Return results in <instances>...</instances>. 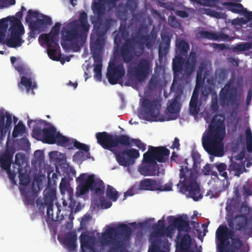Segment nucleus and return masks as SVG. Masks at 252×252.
I'll return each instance as SVG.
<instances>
[{
  "mask_svg": "<svg viewBox=\"0 0 252 252\" xmlns=\"http://www.w3.org/2000/svg\"><path fill=\"white\" fill-rule=\"evenodd\" d=\"M148 32V29L147 27L142 26L139 27L138 28V31L137 32V35L136 36H137V39L140 40L141 37L142 35H144L143 34L147 33Z\"/></svg>",
  "mask_w": 252,
  "mask_h": 252,
  "instance_id": "59",
  "label": "nucleus"
},
{
  "mask_svg": "<svg viewBox=\"0 0 252 252\" xmlns=\"http://www.w3.org/2000/svg\"><path fill=\"white\" fill-rule=\"evenodd\" d=\"M15 2V0H0V8H2L7 5H13Z\"/></svg>",
  "mask_w": 252,
  "mask_h": 252,
  "instance_id": "62",
  "label": "nucleus"
},
{
  "mask_svg": "<svg viewBox=\"0 0 252 252\" xmlns=\"http://www.w3.org/2000/svg\"><path fill=\"white\" fill-rule=\"evenodd\" d=\"M218 115H215L209 126L206 133L202 137V146L204 150L210 155L222 156L223 154L222 141L225 135V126L223 118L219 119Z\"/></svg>",
  "mask_w": 252,
  "mask_h": 252,
  "instance_id": "2",
  "label": "nucleus"
},
{
  "mask_svg": "<svg viewBox=\"0 0 252 252\" xmlns=\"http://www.w3.org/2000/svg\"><path fill=\"white\" fill-rule=\"evenodd\" d=\"M90 27L87 14L83 11L80 13L78 19L65 24L62 28V39L79 49L80 45H82L86 39Z\"/></svg>",
  "mask_w": 252,
  "mask_h": 252,
  "instance_id": "5",
  "label": "nucleus"
},
{
  "mask_svg": "<svg viewBox=\"0 0 252 252\" xmlns=\"http://www.w3.org/2000/svg\"><path fill=\"white\" fill-rule=\"evenodd\" d=\"M222 5L228 11L237 14L242 12L244 8L242 4L233 2H224Z\"/></svg>",
  "mask_w": 252,
  "mask_h": 252,
  "instance_id": "36",
  "label": "nucleus"
},
{
  "mask_svg": "<svg viewBox=\"0 0 252 252\" xmlns=\"http://www.w3.org/2000/svg\"><path fill=\"white\" fill-rule=\"evenodd\" d=\"M160 107L158 100L155 99L151 100L148 98H144L141 103L139 117L145 121H156L159 116Z\"/></svg>",
  "mask_w": 252,
  "mask_h": 252,
  "instance_id": "11",
  "label": "nucleus"
},
{
  "mask_svg": "<svg viewBox=\"0 0 252 252\" xmlns=\"http://www.w3.org/2000/svg\"><path fill=\"white\" fill-rule=\"evenodd\" d=\"M231 244L229 245V242L227 241L224 246V250L222 252H237L242 247L243 243L239 238L232 239ZM221 252V251H220Z\"/></svg>",
  "mask_w": 252,
  "mask_h": 252,
  "instance_id": "28",
  "label": "nucleus"
},
{
  "mask_svg": "<svg viewBox=\"0 0 252 252\" xmlns=\"http://www.w3.org/2000/svg\"><path fill=\"white\" fill-rule=\"evenodd\" d=\"M159 187L158 180L152 179H145L139 183V189L144 190H157Z\"/></svg>",
  "mask_w": 252,
  "mask_h": 252,
  "instance_id": "25",
  "label": "nucleus"
},
{
  "mask_svg": "<svg viewBox=\"0 0 252 252\" xmlns=\"http://www.w3.org/2000/svg\"><path fill=\"white\" fill-rule=\"evenodd\" d=\"M228 76V72L224 68L217 69L215 73L216 79L219 82H222L226 80Z\"/></svg>",
  "mask_w": 252,
  "mask_h": 252,
  "instance_id": "46",
  "label": "nucleus"
},
{
  "mask_svg": "<svg viewBox=\"0 0 252 252\" xmlns=\"http://www.w3.org/2000/svg\"><path fill=\"white\" fill-rule=\"evenodd\" d=\"M56 214L55 216L53 213L54 210V204H52L51 210L50 211L49 213L48 214V206H46L47 207V220L46 221L47 223L49 222V221H60L62 220L64 217L63 215H60L61 212L60 206L56 204ZM44 207L45 206H44Z\"/></svg>",
  "mask_w": 252,
  "mask_h": 252,
  "instance_id": "34",
  "label": "nucleus"
},
{
  "mask_svg": "<svg viewBox=\"0 0 252 252\" xmlns=\"http://www.w3.org/2000/svg\"><path fill=\"white\" fill-rule=\"evenodd\" d=\"M200 33L202 37L210 40L222 41H230L231 40L228 35L222 32L216 33L214 32L201 31Z\"/></svg>",
  "mask_w": 252,
  "mask_h": 252,
  "instance_id": "23",
  "label": "nucleus"
},
{
  "mask_svg": "<svg viewBox=\"0 0 252 252\" xmlns=\"http://www.w3.org/2000/svg\"><path fill=\"white\" fill-rule=\"evenodd\" d=\"M69 144H70V149H72V145H73L74 147H75L77 149H79L81 151H83L86 153L88 155H90L89 153V147L84 143H80L76 139H70V142Z\"/></svg>",
  "mask_w": 252,
  "mask_h": 252,
  "instance_id": "41",
  "label": "nucleus"
},
{
  "mask_svg": "<svg viewBox=\"0 0 252 252\" xmlns=\"http://www.w3.org/2000/svg\"><path fill=\"white\" fill-rule=\"evenodd\" d=\"M197 172L189 169L187 167L181 166L180 169V180L177 185L180 186V191L185 194L188 192V195L194 201H197L202 198L200 193L199 185L197 182Z\"/></svg>",
  "mask_w": 252,
  "mask_h": 252,
  "instance_id": "6",
  "label": "nucleus"
},
{
  "mask_svg": "<svg viewBox=\"0 0 252 252\" xmlns=\"http://www.w3.org/2000/svg\"><path fill=\"white\" fill-rule=\"evenodd\" d=\"M179 78H174L173 83L171 87V90L175 91L177 94L170 101L169 100V104L167 107V110L169 113L173 115V117L170 118L168 120H175L178 117V113L180 110V103L179 100L180 99L181 94L183 93V89L181 86H178L176 87L175 81Z\"/></svg>",
  "mask_w": 252,
  "mask_h": 252,
  "instance_id": "15",
  "label": "nucleus"
},
{
  "mask_svg": "<svg viewBox=\"0 0 252 252\" xmlns=\"http://www.w3.org/2000/svg\"><path fill=\"white\" fill-rule=\"evenodd\" d=\"M81 249L82 252L85 250H92L94 245V239L88 234L82 233L80 237Z\"/></svg>",
  "mask_w": 252,
  "mask_h": 252,
  "instance_id": "31",
  "label": "nucleus"
},
{
  "mask_svg": "<svg viewBox=\"0 0 252 252\" xmlns=\"http://www.w3.org/2000/svg\"><path fill=\"white\" fill-rule=\"evenodd\" d=\"M252 46V43L250 42H245L236 45L234 47V50L237 51H245L250 50Z\"/></svg>",
  "mask_w": 252,
  "mask_h": 252,
  "instance_id": "50",
  "label": "nucleus"
},
{
  "mask_svg": "<svg viewBox=\"0 0 252 252\" xmlns=\"http://www.w3.org/2000/svg\"><path fill=\"white\" fill-rule=\"evenodd\" d=\"M138 171L141 175L145 176H158L160 174L159 165L157 162L147 161L145 159L144 154L143 162L139 166Z\"/></svg>",
  "mask_w": 252,
  "mask_h": 252,
  "instance_id": "20",
  "label": "nucleus"
},
{
  "mask_svg": "<svg viewBox=\"0 0 252 252\" xmlns=\"http://www.w3.org/2000/svg\"><path fill=\"white\" fill-rule=\"evenodd\" d=\"M47 124V122L42 120H29L28 126L29 127L33 128V132L37 135H42L43 142L49 144L56 143L55 137L58 132L54 126L49 128H43Z\"/></svg>",
  "mask_w": 252,
  "mask_h": 252,
  "instance_id": "10",
  "label": "nucleus"
},
{
  "mask_svg": "<svg viewBox=\"0 0 252 252\" xmlns=\"http://www.w3.org/2000/svg\"><path fill=\"white\" fill-rule=\"evenodd\" d=\"M158 85V80L155 76H152L148 84V88L149 90H155Z\"/></svg>",
  "mask_w": 252,
  "mask_h": 252,
  "instance_id": "54",
  "label": "nucleus"
},
{
  "mask_svg": "<svg viewBox=\"0 0 252 252\" xmlns=\"http://www.w3.org/2000/svg\"><path fill=\"white\" fill-rule=\"evenodd\" d=\"M23 42L24 40L20 36L10 34L9 37L5 39L3 44L10 48H16L20 47Z\"/></svg>",
  "mask_w": 252,
  "mask_h": 252,
  "instance_id": "33",
  "label": "nucleus"
},
{
  "mask_svg": "<svg viewBox=\"0 0 252 252\" xmlns=\"http://www.w3.org/2000/svg\"><path fill=\"white\" fill-rule=\"evenodd\" d=\"M59 187L61 193H64L68 188V183L65 178L62 179Z\"/></svg>",
  "mask_w": 252,
  "mask_h": 252,
  "instance_id": "58",
  "label": "nucleus"
},
{
  "mask_svg": "<svg viewBox=\"0 0 252 252\" xmlns=\"http://www.w3.org/2000/svg\"><path fill=\"white\" fill-rule=\"evenodd\" d=\"M18 86L21 89H23V86L24 87L27 92H29L31 90H33L36 88V84L32 82L31 78L24 76L21 77L20 82L18 83Z\"/></svg>",
  "mask_w": 252,
  "mask_h": 252,
  "instance_id": "35",
  "label": "nucleus"
},
{
  "mask_svg": "<svg viewBox=\"0 0 252 252\" xmlns=\"http://www.w3.org/2000/svg\"><path fill=\"white\" fill-rule=\"evenodd\" d=\"M215 167L219 172L220 175L224 178V179L227 178V173L225 171L227 166L224 163H216Z\"/></svg>",
  "mask_w": 252,
  "mask_h": 252,
  "instance_id": "49",
  "label": "nucleus"
},
{
  "mask_svg": "<svg viewBox=\"0 0 252 252\" xmlns=\"http://www.w3.org/2000/svg\"><path fill=\"white\" fill-rule=\"evenodd\" d=\"M152 228L157 235H163L165 233V224L164 218L158 220L157 223H154L152 226Z\"/></svg>",
  "mask_w": 252,
  "mask_h": 252,
  "instance_id": "37",
  "label": "nucleus"
},
{
  "mask_svg": "<svg viewBox=\"0 0 252 252\" xmlns=\"http://www.w3.org/2000/svg\"><path fill=\"white\" fill-rule=\"evenodd\" d=\"M11 26L9 29L10 34L21 37V35L24 33V28L21 20L14 16L11 17Z\"/></svg>",
  "mask_w": 252,
  "mask_h": 252,
  "instance_id": "24",
  "label": "nucleus"
},
{
  "mask_svg": "<svg viewBox=\"0 0 252 252\" xmlns=\"http://www.w3.org/2000/svg\"><path fill=\"white\" fill-rule=\"evenodd\" d=\"M5 120V115L3 111H0V142L2 141L3 127Z\"/></svg>",
  "mask_w": 252,
  "mask_h": 252,
  "instance_id": "57",
  "label": "nucleus"
},
{
  "mask_svg": "<svg viewBox=\"0 0 252 252\" xmlns=\"http://www.w3.org/2000/svg\"><path fill=\"white\" fill-rule=\"evenodd\" d=\"M79 183L76 189V193L79 195L86 194L91 190L97 195H103L105 192V186L103 182L96 178L94 175H88L86 173L81 174L76 179Z\"/></svg>",
  "mask_w": 252,
  "mask_h": 252,
  "instance_id": "8",
  "label": "nucleus"
},
{
  "mask_svg": "<svg viewBox=\"0 0 252 252\" xmlns=\"http://www.w3.org/2000/svg\"><path fill=\"white\" fill-rule=\"evenodd\" d=\"M11 18L9 17L6 18H2L0 20V30L6 32L8 28V22H10Z\"/></svg>",
  "mask_w": 252,
  "mask_h": 252,
  "instance_id": "55",
  "label": "nucleus"
},
{
  "mask_svg": "<svg viewBox=\"0 0 252 252\" xmlns=\"http://www.w3.org/2000/svg\"><path fill=\"white\" fill-rule=\"evenodd\" d=\"M156 39L155 35L145 34L141 36L140 41L144 43V45H145L148 49H150L155 44Z\"/></svg>",
  "mask_w": 252,
  "mask_h": 252,
  "instance_id": "40",
  "label": "nucleus"
},
{
  "mask_svg": "<svg viewBox=\"0 0 252 252\" xmlns=\"http://www.w3.org/2000/svg\"><path fill=\"white\" fill-rule=\"evenodd\" d=\"M159 181V189H157V190L163 191H171L172 190V183L171 182H169L167 184H166L164 185H161V182L160 180H158Z\"/></svg>",
  "mask_w": 252,
  "mask_h": 252,
  "instance_id": "56",
  "label": "nucleus"
},
{
  "mask_svg": "<svg viewBox=\"0 0 252 252\" xmlns=\"http://www.w3.org/2000/svg\"><path fill=\"white\" fill-rule=\"evenodd\" d=\"M126 71L123 63H117L114 61H110L107 67L106 77L111 85L118 83L125 75Z\"/></svg>",
  "mask_w": 252,
  "mask_h": 252,
  "instance_id": "14",
  "label": "nucleus"
},
{
  "mask_svg": "<svg viewBox=\"0 0 252 252\" xmlns=\"http://www.w3.org/2000/svg\"><path fill=\"white\" fill-rule=\"evenodd\" d=\"M128 36L126 26L121 25L114 37V43L119 48L117 53L125 63L132 61L134 56L142 55L144 50V43L137 39V36Z\"/></svg>",
  "mask_w": 252,
  "mask_h": 252,
  "instance_id": "4",
  "label": "nucleus"
},
{
  "mask_svg": "<svg viewBox=\"0 0 252 252\" xmlns=\"http://www.w3.org/2000/svg\"><path fill=\"white\" fill-rule=\"evenodd\" d=\"M234 232L231 229H229L226 226L220 225L217 229L216 235V238L219 241V249L221 252L224 250V246L225 242L228 241V239L232 240V239H235Z\"/></svg>",
  "mask_w": 252,
  "mask_h": 252,
  "instance_id": "18",
  "label": "nucleus"
},
{
  "mask_svg": "<svg viewBox=\"0 0 252 252\" xmlns=\"http://www.w3.org/2000/svg\"><path fill=\"white\" fill-rule=\"evenodd\" d=\"M69 207L70 209V211L71 213H76L78 211H80L81 209V204L80 203H77L76 201L74 199L72 196H69Z\"/></svg>",
  "mask_w": 252,
  "mask_h": 252,
  "instance_id": "48",
  "label": "nucleus"
},
{
  "mask_svg": "<svg viewBox=\"0 0 252 252\" xmlns=\"http://www.w3.org/2000/svg\"><path fill=\"white\" fill-rule=\"evenodd\" d=\"M14 67L20 74L27 75L28 74V69L24 64L21 63H16Z\"/></svg>",
  "mask_w": 252,
  "mask_h": 252,
  "instance_id": "53",
  "label": "nucleus"
},
{
  "mask_svg": "<svg viewBox=\"0 0 252 252\" xmlns=\"http://www.w3.org/2000/svg\"><path fill=\"white\" fill-rule=\"evenodd\" d=\"M169 154L170 151L165 147L149 146L148 151L144 153V158L149 161L165 162Z\"/></svg>",
  "mask_w": 252,
  "mask_h": 252,
  "instance_id": "13",
  "label": "nucleus"
},
{
  "mask_svg": "<svg viewBox=\"0 0 252 252\" xmlns=\"http://www.w3.org/2000/svg\"><path fill=\"white\" fill-rule=\"evenodd\" d=\"M16 167H17V166ZM5 170L6 171L8 174L9 179L11 181H14L16 175L17 173H18V172H17V168H14L13 171H11L10 168H9V169H5Z\"/></svg>",
  "mask_w": 252,
  "mask_h": 252,
  "instance_id": "60",
  "label": "nucleus"
},
{
  "mask_svg": "<svg viewBox=\"0 0 252 252\" xmlns=\"http://www.w3.org/2000/svg\"><path fill=\"white\" fill-rule=\"evenodd\" d=\"M132 233L131 229L126 224L121 223L117 228H108L102 234V243L105 246L112 245L107 252H123L121 249L123 248V242L116 239L118 234L125 239H128Z\"/></svg>",
  "mask_w": 252,
  "mask_h": 252,
  "instance_id": "7",
  "label": "nucleus"
},
{
  "mask_svg": "<svg viewBox=\"0 0 252 252\" xmlns=\"http://www.w3.org/2000/svg\"><path fill=\"white\" fill-rule=\"evenodd\" d=\"M5 117H6V123H4L3 127V135H2V140L4 137L6 136V133H10V130L11 129V126L12 123V118L10 114L7 112L5 113Z\"/></svg>",
  "mask_w": 252,
  "mask_h": 252,
  "instance_id": "43",
  "label": "nucleus"
},
{
  "mask_svg": "<svg viewBox=\"0 0 252 252\" xmlns=\"http://www.w3.org/2000/svg\"><path fill=\"white\" fill-rule=\"evenodd\" d=\"M95 136L97 143L104 149L112 152L115 155L119 164L124 167H128L135 163V159L140 156L138 151L131 148L118 151L114 148L119 145L130 147L133 143L142 151L146 150V145L140 140L131 138L126 135H113L103 131L96 133Z\"/></svg>",
  "mask_w": 252,
  "mask_h": 252,
  "instance_id": "1",
  "label": "nucleus"
},
{
  "mask_svg": "<svg viewBox=\"0 0 252 252\" xmlns=\"http://www.w3.org/2000/svg\"><path fill=\"white\" fill-rule=\"evenodd\" d=\"M239 95L237 88L228 81L220 92V102L221 105H238Z\"/></svg>",
  "mask_w": 252,
  "mask_h": 252,
  "instance_id": "12",
  "label": "nucleus"
},
{
  "mask_svg": "<svg viewBox=\"0 0 252 252\" xmlns=\"http://www.w3.org/2000/svg\"><path fill=\"white\" fill-rule=\"evenodd\" d=\"M42 19H37L31 23L29 26L30 29L33 31H36L37 33L44 32L47 25H51L52 23L51 18L45 15H41Z\"/></svg>",
  "mask_w": 252,
  "mask_h": 252,
  "instance_id": "22",
  "label": "nucleus"
},
{
  "mask_svg": "<svg viewBox=\"0 0 252 252\" xmlns=\"http://www.w3.org/2000/svg\"><path fill=\"white\" fill-rule=\"evenodd\" d=\"M41 15L42 14L37 11H33L32 9H29L27 12V14L25 18L26 21L29 25L34 21L33 20V18L40 17H41Z\"/></svg>",
  "mask_w": 252,
  "mask_h": 252,
  "instance_id": "47",
  "label": "nucleus"
},
{
  "mask_svg": "<svg viewBox=\"0 0 252 252\" xmlns=\"http://www.w3.org/2000/svg\"><path fill=\"white\" fill-rule=\"evenodd\" d=\"M228 169L230 172H233L234 175L237 176H239L246 171L243 164H239L233 161L229 165Z\"/></svg>",
  "mask_w": 252,
  "mask_h": 252,
  "instance_id": "38",
  "label": "nucleus"
},
{
  "mask_svg": "<svg viewBox=\"0 0 252 252\" xmlns=\"http://www.w3.org/2000/svg\"><path fill=\"white\" fill-rule=\"evenodd\" d=\"M252 46V43L250 42H245L236 45L234 47V50L237 51H245L250 50Z\"/></svg>",
  "mask_w": 252,
  "mask_h": 252,
  "instance_id": "51",
  "label": "nucleus"
},
{
  "mask_svg": "<svg viewBox=\"0 0 252 252\" xmlns=\"http://www.w3.org/2000/svg\"><path fill=\"white\" fill-rule=\"evenodd\" d=\"M148 252H166L164 250H160L158 246L156 244H153L149 248Z\"/></svg>",
  "mask_w": 252,
  "mask_h": 252,
  "instance_id": "64",
  "label": "nucleus"
},
{
  "mask_svg": "<svg viewBox=\"0 0 252 252\" xmlns=\"http://www.w3.org/2000/svg\"><path fill=\"white\" fill-rule=\"evenodd\" d=\"M77 236L75 233L69 232L65 234L63 243L70 251H75L76 249Z\"/></svg>",
  "mask_w": 252,
  "mask_h": 252,
  "instance_id": "30",
  "label": "nucleus"
},
{
  "mask_svg": "<svg viewBox=\"0 0 252 252\" xmlns=\"http://www.w3.org/2000/svg\"><path fill=\"white\" fill-rule=\"evenodd\" d=\"M26 132V127L23 123L21 121L19 122L18 124L16 125L14 128L12 136L16 138L19 135H22Z\"/></svg>",
  "mask_w": 252,
  "mask_h": 252,
  "instance_id": "45",
  "label": "nucleus"
},
{
  "mask_svg": "<svg viewBox=\"0 0 252 252\" xmlns=\"http://www.w3.org/2000/svg\"><path fill=\"white\" fill-rule=\"evenodd\" d=\"M90 155H88L86 153H84L81 151L76 152L73 156V158L75 160H84L89 158Z\"/></svg>",
  "mask_w": 252,
  "mask_h": 252,
  "instance_id": "52",
  "label": "nucleus"
},
{
  "mask_svg": "<svg viewBox=\"0 0 252 252\" xmlns=\"http://www.w3.org/2000/svg\"><path fill=\"white\" fill-rule=\"evenodd\" d=\"M55 140L56 143H57L58 145L68 148L69 149H70V144L69 143L70 139L69 138L62 135L58 132L55 137Z\"/></svg>",
  "mask_w": 252,
  "mask_h": 252,
  "instance_id": "39",
  "label": "nucleus"
},
{
  "mask_svg": "<svg viewBox=\"0 0 252 252\" xmlns=\"http://www.w3.org/2000/svg\"><path fill=\"white\" fill-rule=\"evenodd\" d=\"M161 40L159 45L158 51L159 58H162L166 56L169 49L171 41L170 37L166 34H161Z\"/></svg>",
  "mask_w": 252,
  "mask_h": 252,
  "instance_id": "26",
  "label": "nucleus"
},
{
  "mask_svg": "<svg viewBox=\"0 0 252 252\" xmlns=\"http://www.w3.org/2000/svg\"><path fill=\"white\" fill-rule=\"evenodd\" d=\"M13 153L6 151L0 155V167L3 170L9 169L12 162Z\"/></svg>",
  "mask_w": 252,
  "mask_h": 252,
  "instance_id": "29",
  "label": "nucleus"
},
{
  "mask_svg": "<svg viewBox=\"0 0 252 252\" xmlns=\"http://www.w3.org/2000/svg\"><path fill=\"white\" fill-rule=\"evenodd\" d=\"M27 166L25 156L24 154L17 153L15 155V161L13 163V167L14 168L17 167V172L19 173V183L20 185L27 186L30 182V178L26 173V170L25 167Z\"/></svg>",
  "mask_w": 252,
  "mask_h": 252,
  "instance_id": "16",
  "label": "nucleus"
},
{
  "mask_svg": "<svg viewBox=\"0 0 252 252\" xmlns=\"http://www.w3.org/2000/svg\"><path fill=\"white\" fill-rule=\"evenodd\" d=\"M198 95L193 91L189 104V111L190 115L195 116L200 111V105H198Z\"/></svg>",
  "mask_w": 252,
  "mask_h": 252,
  "instance_id": "32",
  "label": "nucleus"
},
{
  "mask_svg": "<svg viewBox=\"0 0 252 252\" xmlns=\"http://www.w3.org/2000/svg\"><path fill=\"white\" fill-rule=\"evenodd\" d=\"M57 36L58 35L50 32L48 34H42L40 35V38L46 43L48 56L53 60H57L56 57V48L59 46L57 43Z\"/></svg>",
  "mask_w": 252,
  "mask_h": 252,
  "instance_id": "19",
  "label": "nucleus"
},
{
  "mask_svg": "<svg viewBox=\"0 0 252 252\" xmlns=\"http://www.w3.org/2000/svg\"><path fill=\"white\" fill-rule=\"evenodd\" d=\"M127 63V76L139 83L144 82L152 71L151 63L146 59H140Z\"/></svg>",
  "mask_w": 252,
  "mask_h": 252,
  "instance_id": "9",
  "label": "nucleus"
},
{
  "mask_svg": "<svg viewBox=\"0 0 252 252\" xmlns=\"http://www.w3.org/2000/svg\"><path fill=\"white\" fill-rule=\"evenodd\" d=\"M228 225L233 227L235 226V229L237 230H243L246 235L252 236V224L249 225V221L246 215H239L236 216L232 221L228 223Z\"/></svg>",
  "mask_w": 252,
  "mask_h": 252,
  "instance_id": "17",
  "label": "nucleus"
},
{
  "mask_svg": "<svg viewBox=\"0 0 252 252\" xmlns=\"http://www.w3.org/2000/svg\"><path fill=\"white\" fill-rule=\"evenodd\" d=\"M61 24L59 22L56 23L55 25L52 28L50 32L55 35H58L61 27Z\"/></svg>",
  "mask_w": 252,
  "mask_h": 252,
  "instance_id": "63",
  "label": "nucleus"
},
{
  "mask_svg": "<svg viewBox=\"0 0 252 252\" xmlns=\"http://www.w3.org/2000/svg\"><path fill=\"white\" fill-rule=\"evenodd\" d=\"M106 196L109 199L115 202L119 197V193L113 187L108 185L106 189Z\"/></svg>",
  "mask_w": 252,
  "mask_h": 252,
  "instance_id": "44",
  "label": "nucleus"
},
{
  "mask_svg": "<svg viewBox=\"0 0 252 252\" xmlns=\"http://www.w3.org/2000/svg\"><path fill=\"white\" fill-rule=\"evenodd\" d=\"M211 108L214 112H217L219 110V105L217 97L213 98L211 101Z\"/></svg>",
  "mask_w": 252,
  "mask_h": 252,
  "instance_id": "61",
  "label": "nucleus"
},
{
  "mask_svg": "<svg viewBox=\"0 0 252 252\" xmlns=\"http://www.w3.org/2000/svg\"><path fill=\"white\" fill-rule=\"evenodd\" d=\"M190 241L191 238L189 235H184L179 243V248L181 251L187 250L189 247Z\"/></svg>",
  "mask_w": 252,
  "mask_h": 252,
  "instance_id": "42",
  "label": "nucleus"
},
{
  "mask_svg": "<svg viewBox=\"0 0 252 252\" xmlns=\"http://www.w3.org/2000/svg\"><path fill=\"white\" fill-rule=\"evenodd\" d=\"M186 216H180L177 218L174 216H168L167 220L173 227L177 228L179 231L189 232L190 230L189 221L186 220Z\"/></svg>",
  "mask_w": 252,
  "mask_h": 252,
  "instance_id": "21",
  "label": "nucleus"
},
{
  "mask_svg": "<svg viewBox=\"0 0 252 252\" xmlns=\"http://www.w3.org/2000/svg\"><path fill=\"white\" fill-rule=\"evenodd\" d=\"M43 206H48V214L51 210L52 204L56 198V190L55 189L51 188L44 191Z\"/></svg>",
  "mask_w": 252,
  "mask_h": 252,
  "instance_id": "27",
  "label": "nucleus"
},
{
  "mask_svg": "<svg viewBox=\"0 0 252 252\" xmlns=\"http://www.w3.org/2000/svg\"><path fill=\"white\" fill-rule=\"evenodd\" d=\"M189 49V45L185 40L181 39L176 42V56L172 62L174 78L182 80L184 77L190 76L194 71L197 62L196 53L192 51L186 60L184 58L187 56Z\"/></svg>",
  "mask_w": 252,
  "mask_h": 252,
  "instance_id": "3",
  "label": "nucleus"
}]
</instances>
